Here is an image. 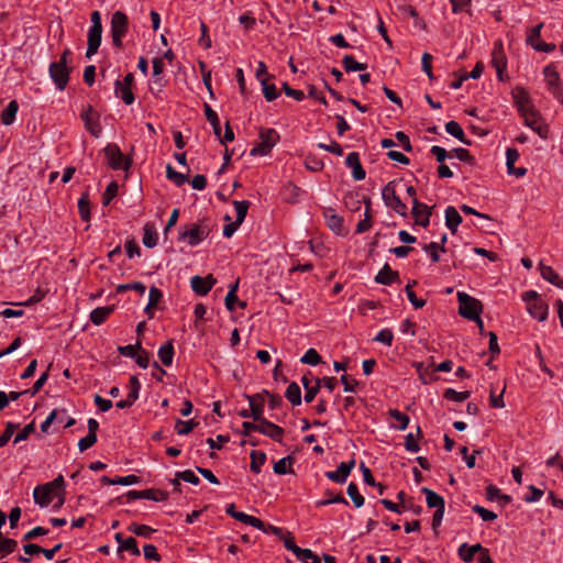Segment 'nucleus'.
Listing matches in <instances>:
<instances>
[{
	"label": "nucleus",
	"instance_id": "f257e3e1",
	"mask_svg": "<svg viewBox=\"0 0 563 563\" xmlns=\"http://www.w3.org/2000/svg\"><path fill=\"white\" fill-rule=\"evenodd\" d=\"M457 301L460 314L468 320L476 321L482 329L483 321L479 318V313L482 312L481 301L463 291L457 292Z\"/></svg>",
	"mask_w": 563,
	"mask_h": 563
},
{
	"label": "nucleus",
	"instance_id": "f03ea898",
	"mask_svg": "<svg viewBox=\"0 0 563 563\" xmlns=\"http://www.w3.org/2000/svg\"><path fill=\"white\" fill-rule=\"evenodd\" d=\"M527 305L529 314L538 321H544L548 318L549 306L541 299L536 290L525 291L521 296Z\"/></svg>",
	"mask_w": 563,
	"mask_h": 563
},
{
	"label": "nucleus",
	"instance_id": "7ed1b4c3",
	"mask_svg": "<svg viewBox=\"0 0 563 563\" xmlns=\"http://www.w3.org/2000/svg\"><path fill=\"white\" fill-rule=\"evenodd\" d=\"M129 31V18L122 11H115L111 15L110 22V34L112 38V44L117 48H122L123 46V37L126 35Z\"/></svg>",
	"mask_w": 563,
	"mask_h": 563
},
{
	"label": "nucleus",
	"instance_id": "20e7f679",
	"mask_svg": "<svg viewBox=\"0 0 563 563\" xmlns=\"http://www.w3.org/2000/svg\"><path fill=\"white\" fill-rule=\"evenodd\" d=\"M260 139V144L254 146L250 152L252 156H265L269 154L272 148L279 141V134L275 129H261Z\"/></svg>",
	"mask_w": 563,
	"mask_h": 563
},
{
	"label": "nucleus",
	"instance_id": "39448f33",
	"mask_svg": "<svg viewBox=\"0 0 563 563\" xmlns=\"http://www.w3.org/2000/svg\"><path fill=\"white\" fill-rule=\"evenodd\" d=\"M209 234V229L202 224L191 223L179 229L178 239L186 240L190 246L201 243Z\"/></svg>",
	"mask_w": 563,
	"mask_h": 563
},
{
	"label": "nucleus",
	"instance_id": "423d86ee",
	"mask_svg": "<svg viewBox=\"0 0 563 563\" xmlns=\"http://www.w3.org/2000/svg\"><path fill=\"white\" fill-rule=\"evenodd\" d=\"M382 198L385 205L393 209L396 213L401 217L407 214V206L401 201V199L397 196L395 190V181H389L382 190Z\"/></svg>",
	"mask_w": 563,
	"mask_h": 563
},
{
	"label": "nucleus",
	"instance_id": "0eeeda50",
	"mask_svg": "<svg viewBox=\"0 0 563 563\" xmlns=\"http://www.w3.org/2000/svg\"><path fill=\"white\" fill-rule=\"evenodd\" d=\"M520 114L525 118V124L532 129L540 137L547 139L549 135V128L544 124L539 113L533 109H525L520 104Z\"/></svg>",
	"mask_w": 563,
	"mask_h": 563
},
{
	"label": "nucleus",
	"instance_id": "6e6552de",
	"mask_svg": "<svg viewBox=\"0 0 563 563\" xmlns=\"http://www.w3.org/2000/svg\"><path fill=\"white\" fill-rule=\"evenodd\" d=\"M103 151L108 159V164L112 169H129L131 166V161L124 157L123 153L117 144L110 143L104 147Z\"/></svg>",
	"mask_w": 563,
	"mask_h": 563
},
{
	"label": "nucleus",
	"instance_id": "1a4fd4ad",
	"mask_svg": "<svg viewBox=\"0 0 563 563\" xmlns=\"http://www.w3.org/2000/svg\"><path fill=\"white\" fill-rule=\"evenodd\" d=\"M71 68L66 64L53 62L49 64L48 73L57 90L63 91L68 81Z\"/></svg>",
	"mask_w": 563,
	"mask_h": 563
},
{
	"label": "nucleus",
	"instance_id": "9d476101",
	"mask_svg": "<svg viewBox=\"0 0 563 563\" xmlns=\"http://www.w3.org/2000/svg\"><path fill=\"white\" fill-rule=\"evenodd\" d=\"M250 402V409L240 411V416L243 418H253L255 422H258L263 418L264 404L263 398L260 394L254 396H247Z\"/></svg>",
	"mask_w": 563,
	"mask_h": 563
},
{
	"label": "nucleus",
	"instance_id": "9b49d317",
	"mask_svg": "<svg viewBox=\"0 0 563 563\" xmlns=\"http://www.w3.org/2000/svg\"><path fill=\"white\" fill-rule=\"evenodd\" d=\"M129 501L136 499H148L154 501H164L168 498V494L163 490L150 488L145 490H129L126 493Z\"/></svg>",
	"mask_w": 563,
	"mask_h": 563
},
{
	"label": "nucleus",
	"instance_id": "f8f14e48",
	"mask_svg": "<svg viewBox=\"0 0 563 563\" xmlns=\"http://www.w3.org/2000/svg\"><path fill=\"white\" fill-rule=\"evenodd\" d=\"M216 283L217 279L211 274L207 275L206 277L196 275L190 279V286L192 290L199 296H206Z\"/></svg>",
	"mask_w": 563,
	"mask_h": 563
},
{
	"label": "nucleus",
	"instance_id": "ddd939ff",
	"mask_svg": "<svg viewBox=\"0 0 563 563\" xmlns=\"http://www.w3.org/2000/svg\"><path fill=\"white\" fill-rule=\"evenodd\" d=\"M431 214L432 208L419 202L417 198L412 199V216L415 217L418 225L427 228L430 223Z\"/></svg>",
	"mask_w": 563,
	"mask_h": 563
},
{
	"label": "nucleus",
	"instance_id": "4468645a",
	"mask_svg": "<svg viewBox=\"0 0 563 563\" xmlns=\"http://www.w3.org/2000/svg\"><path fill=\"white\" fill-rule=\"evenodd\" d=\"M81 119L85 122V128L90 132V134L95 137H99L101 134L99 114L93 111L91 106H88L87 109L81 113Z\"/></svg>",
	"mask_w": 563,
	"mask_h": 563
},
{
	"label": "nucleus",
	"instance_id": "2eb2a0df",
	"mask_svg": "<svg viewBox=\"0 0 563 563\" xmlns=\"http://www.w3.org/2000/svg\"><path fill=\"white\" fill-rule=\"evenodd\" d=\"M354 465H355L354 460H351L350 462H342V463H340V465L338 466V468L335 471L325 472V477L334 483L343 484L346 482Z\"/></svg>",
	"mask_w": 563,
	"mask_h": 563
},
{
	"label": "nucleus",
	"instance_id": "dca6fc26",
	"mask_svg": "<svg viewBox=\"0 0 563 563\" xmlns=\"http://www.w3.org/2000/svg\"><path fill=\"white\" fill-rule=\"evenodd\" d=\"M492 64L496 68L498 78L503 80V73L506 69L507 59L503 49L501 41H498L494 44V49L492 53Z\"/></svg>",
	"mask_w": 563,
	"mask_h": 563
},
{
	"label": "nucleus",
	"instance_id": "f3484780",
	"mask_svg": "<svg viewBox=\"0 0 563 563\" xmlns=\"http://www.w3.org/2000/svg\"><path fill=\"white\" fill-rule=\"evenodd\" d=\"M260 422V429L258 432L273 439L276 442L283 441L284 435V429L279 426L268 421L264 417L258 421Z\"/></svg>",
	"mask_w": 563,
	"mask_h": 563
},
{
	"label": "nucleus",
	"instance_id": "a211bd4d",
	"mask_svg": "<svg viewBox=\"0 0 563 563\" xmlns=\"http://www.w3.org/2000/svg\"><path fill=\"white\" fill-rule=\"evenodd\" d=\"M323 216L327 222V225L331 231H333L338 235H344L346 232L343 227V218L340 217L334 209L328 208L323 211Z\"/></svg>",
	"mask_w": 563,
	"mask_h": 563
},
{
	"label": "nucleus",
	"instance_id": "6ab92c4d",
	"mask_svg": "<svg viewBox=\"0 0 563 563\" xmlns=\"http://www.w3.org/2000/svg\"><path fill=\"white\" fill-rule=\"evenodd\" d=\"M225 512L231 516L232 518H234L235 520L240 521V522H243V523H246V525H250L254 528H262L263 527V521L256 517H253V516H250L245 512H242V511H238L235 509V506L234 504H230L228 505L227 509H225Z\"/></svg>",
	"mask_w": 563,
	"mask_h": 563
},
{
	"label": "nucleus",
	"instance_id": "aec40b11",
	"mask_svg": "<svg viewBox=\"0 0 563 563\" xmlns=\"http://www.w3.org/2000/svg\"><path fill=\"white\" fill-rule=\"evenodd\" d=\"M54 497H56L55 493L47 484L38 485L33 490L34 501L41 507H47Z\"/></svg>",
	"mask_w": 563,
	"mask_h": 563
},
{
	"label": "nucleus",
	"instance_id": "412c9836",
	"mask_svg": "<svg viewBox=\"0 0 563 563\" xmlns=\"http://www.w3.org/2000/svg\"><path fill=\"white\" fill-rule=\"evenodd\" d=\"M88 46L86 51V57L91 58L100 47L102 37V27H89L88 30Z\"/></svg>",
	"mask_w": 563,
	"mask_h": 563
},
{
	"label": "nucleus",
	"instance_id": "4be33fe9",
	"mask_svg": "<svg viewBox=\"0 0 563 563\" xmlns=\"http://www.w3.org/2000/svg\"><path fill=\"white\" fill-rule=\"evenodd\" d=\"M345 165L352 169V175L355 180H363L366 176V172L360 162V155L357 152H351L345 158Z\"/></svg>",
	"mask_w": 563,
	"mask_h": 563
},
{
	"label": "nucleus",
	"instance_id": "5701e85b",
	"mask_svg": "<svg viewBox=\"0 0 563 563\" xmlns=\"http://www.w3.org/2000/svg\"><path fill=\"white\" fill-rule=\"evenodd\" d=\"M375 282L382 285H391L394 283H399V273L393 271L390 266L386 263L375 276Z\"/></svg>",
	"mask_w": 563,
	"mask_h": 563
},
{
	"label": "nucleus",
	"instance_id": "b1692460",
	"mask_svg": "<svg viewBox=\"0 0 563 563\" xmlns=\"http://www.w3.org/2000/svg\"><path fill=\"white\" fill-rule=\"evenodd\" d=\"M486 548H483L482 544L479 543H476V544H473V545H468L467 543H463L460 548H459V555L460 558L466 562V563H470L474 560V555L476 553H479V555L482 554L483 551H485Z\"/></svg>",
	"mask_w": 563,
	"mask_h": 563
},
{
	"label": "nucleus",
	"instance_id": "393cba45",
	"mask_svg": "<svg viewBox=\"0 0 563 563\" xmlns=\"http://www.w3.org/2000/svg\"><path fill=\"white\" fill-rule=\"evenodd\" d=\"M445 225L454 234L457 227L462 223V217L453 206L446 207L445 211Z\"/></svg>",
	"mask_w": 563,
	"mask_h": 563
},
{
	"label": "nucleus",
	"instance_id": "a878e982",
	"mask_svg": "<svg viewBox=\"0 0 563 563\" xmlns=\"http://www.w3.org/2000/svg\"><path fill=\"white\" fill-rule=\"evenodd\" d=\"M114 311V306L98 307L90 312V321L96 324H102Z\"/></svg>",
	"mask_w": 563,
	"mask_h": 563
},
{
	"label": "nucleus",
	"instance_id": "bb28decb",
	"mask_svg": "<svg viewBox=\"0 0 563 563\" xmlns=\"http://www.w3.org/2000/svg\"><path fill=\"white\" fill-rule=\"evenodd\" d=\"M421 493L426 495V503L429 508H444V498L428 487H422Z\"/></svg>",
	"mask_w": 563,
	"mask_h": 563
},
{
	"label": "nucleus",
	"instance_id": "cd10ccee",
	"mask_svg": "<svg viewBox=\"0 0 563 563\" xmlns=\"http://www.w3.org/2000/svg\"><path fill=\"white\" fill-rule=\"evenodd\" d=\"M540 274L543 279L563 289V279L554 272L551 266L540 263Z\"/></svg>",
	"mask_w": 563,
	"mask_h": 563
},
{
	"label": "nucleus",
	"instance_id": "c85d7f7f",
	"mask_svg": "<svg viewBox=\"0 0 563 563\" xmlns=\"http://www.w3.org/2000/svg\"><path fill=\"white\" fill-rule=\"evenodd\" d=\"M114 92L118 98H121L125 104H132L134 102V95L131 88L123 86L122 81L117 79L114 82Z\"/></svg>",
	"mask_w": 563,
	"mask_h": 563
},
{
	"label": "nucleus",
	"instance_id": "c756f323",
	"mask_svg": "<svg viewBox=\"0 0 563 563\" xmlns=\"http://www.w3.org/2000/svg\"><path fill=\"white\" fill-rule=\"evenodd\" d=\"M157 354H158L161 362L165 366H170L173 364V358H174V354H175L173 341H167L166 343L161 345Z\"/></svg>",
	"mask_w": 563,
	"mask_h": 563
},
{
	"label": "nucleus",
	"instance_id": "7c9ffc66",
	"mask_svg": "<svg viewBox=\"0 0 563 563\" xmlns=\"http://www.w3.org/2000/svg\"><path fill=\"white\" fill-rule=\"evenodd\" d=\"M301 383L303 385V388L306 389L305 401L309 404L314 399L316 395L318 394L320 389L321 379L316 378V385L311 386L310 379L306 375H303L301 378Z\"/></svg>",
	"mask_w": 563,
	"mask_h": 563
},
{
	"label": "nucleus",
	"instance_id": "2f4dec72",
	"mask_svg": "<svg viewBox=\"0 0 563 563\" xmlns=\"http://www.w3.org/2000/svg\"><path fill=\"white\" fill-rule=\"evenodd\" d=\"M203 109L206 118L208 122L211 124L214 135L217 137H220L221 126L217 112L208 103H205Z\"/></svg>",
	"mask_w": 563,
	"mask_h": 563
},
{
	"label": "nucleus",
	"instance_id": "473e14b6",
	"mask_svg": "<svg viewBox=\"0 0 563 563\" xmlns=\"http://www.w3.org/2000/svg\"><path fill=\"white\" fill-rule=\"evenodd\" d=\"M445 131L452 136L456 137L462 143L470 145L471 141L465 137L464 131L456 121H449L445 124Z\"/></svg>",
	"mask_w": 563,
	"mask_h": 563
},
{
	"label": "nucleus",
	"instance_id": "72a5a7b5",
	"mask_svg": "<svg viewBox=\"0 0 563 563\" xmlns=\"http://www.w3.org/2000/svg\"><path fill=\"white\" fill-rule=\"evenodd\" d=\"M128 530L132 533H134L135 536L137 537H142L144 539H151L152 536L156 532V529H153L152 527L150 526H146V525H140V523H136V522H132L129 527H128Z\"/></svg>",
	"mask_w": 563,
	"mask_h": 563
},
{
	"label": "nucleus",
	"instance_id": "f704fd0d",
	"mask_svg": "<svg viewBox=\"0 0 563 563\" xmlns=\"http://www.w3.org/2000/svg\"><path fill=\"white\" fill-rule=\"evenodd\" d=\"M285 397L292 406L301 405V390L297 383L292 382L288 385Z\"/></svg>",
	"mask_w": 563,
	"mask_h": 563
},
{
	"label": "nucleus",
	"instance_id": "c9c22d12",
	"mask_svg": "<svg viewBox=\"0 0 563 563\" xmlns=\"http://www.w3.org/2000/svg\"><path fill=\"white\" fill-rule=\"evenodd\" d=\"M19 110V104L15 100L9 102L7 108L3 110L1 114V120L4 125H10L14 122L16 113Z\"/></svg>",
	"mask_w": 563,
	"mask_h": 563
},
{
	"label": "nucleus",
	"instance_id": "e433bc0d",
	"mask_svg": "<svg viewBox=\"0 0 563 563\" xmlns=\"http://www.w3.org/2000/svg\"><path fill=\"white\" fill-rule=\"evenodd\" d=\"M543 75L548 87L561 84L560 74L553 64H549L543 68Z\"/></svg>",
	"mask_w": 563,
	"mask_h": 563
},
{
	"label": "nucleus",
	"instance_id": "4c0bfd02",
	"mask_svg": "<svg viewBox=\"0 0 563 563\" xmlns=\"http://www.w3.org/2000/svg\"><path fill=\"white\" fill-rule=\"evenodd\" d=\"M250 455H251L250 468L253 473L258 474L261 472L262 465L266 461V454L262 451H252Z\"/></svg>",
	"mask_w": 563,
	"mask_h": 563
},
{
	"label": "nucleus",
	"instance_id": "58836bf2",
	"mask_svg": "<svg viewBox=\"0 0 563 563\" xmlns=\"http://www.w3.org/2000/svg\"><path fill=\"white\" fill-rule=\"evenodd\" d=\"M143 244L150 249L157 244V233L152 224H145L144 227Z\"/></svg>",
	"mask_w": 563,
	"mask_h": 563
},
{
	"label": "nucleus",
	"instance_id": "ea45409f",
	"mask_svg": "<svg viewBox=\"0 0 563 563\" xmlns=\"http://www.w3.org/2000/svg\"><path fill=\"white\" fill-rule=\"evenodd\" d=\"M261 86L265 99L271 102L278 98L279 93L274 84H269L267 79H261Z\"/></svg>",
	"mask_w": 563,
	"mask_h": 563
},
{
	"label": "nucleus",
	"instance_id": "a19ab883",
	"mask_svg": "<svg viewBox=\"0 0 563 563\" xmlns=\"http://www.w3.org/2000/svg\"><path fill=\"white\" fill-rule=\"evenodd\" d=\"M233 206H234L235 211H236V219H235V221L238 222V224H242L243 221L245 220L246 214H247L250 202L247 200H241V201L234 200L233 201Z\"/></svg>",
	"mask_w": 563,
	"mask_h": 563
},
{
	"label": "nucleus",
	"instance_id": "79ce46f5",
	"mask_svg": "<svg viewBox=\"0 0 563 563\" xmlns=\"http://www.w3.org/2000/svg\"><path fill=\"white\" fill-rule=\"evenodd\" d=\"M346 493L350 496V498L352 499V501L356 508H360L364 505L365 499L360 494L357 485L355 483L351 482L349 484Z\"/></svg>",
	"mask_w": 563,
	"mask_h": 563
},
{
	"label": "nucleus",
	"instance_id": "37998d69",
	"mask_svg": "<svg viewBox=\"0 0 563 563\" xmlns=\"http://www.w3.org/2000/svg\"><path fill=\"white\" fill-rule=\"evenodd\" d=\"M542 27L543 23H540L528 30L526 38L527 45H530L532 48H534V45H537L538 42H541L540 37Z\"/></svg>",
	"mask_w": 563,
	"mask_h": 563
},
{
	"label": "nucleus",
	"instance_id": "c03bdc74",
	"mask_svg": "<svg viewBox=\"0 0 563 563\" xmlns=\"http://www.w3.org/2000/svg\"><path fill=\"white\" fill-rule=\"evenodd\" d=\"M166 177L178 187L184 185L188 180V177L186 175L176 172L170 164L166 166Z\"/></svg>",
	"mask_w": 563,
	"mask_h": 563
},
{
	"label": "nucleus",
	"instance_id": "a18cd8bd",
	"mask_svg": "<svg viewBox=\"0 0 563 563\" xmlns=\"http://www.w3.org/2000/svg\"><path fill=\"white\" fill-rule=\"evenodd\" d=\"M291 462H292L291 456H286V457L280 459L279 461H277L274 464V467H273L274 472L278 475L292 473L294 471L290 467H288L291 465Z\"/></svg>",
	"mask_w": 563,
	"mask_h": 563
},
{
	"label": "nucleus",
	"instance_id": "49530a36",
	"mask_svg": "<svg viewBox=\"0 0 563 563\" xmlns=\"http://www.w3.org/2000/svg\"><path fill=\"white\" fill-rule=\"evenodd\" d=\"M515 101L518 107V111L520 112V104L525 107V109L533 108L528 92L523 88H519L516 90L515 95Z\"/></svg>",
	"mask_w": 563,
	"mask_h": 563
},
{
	"label": "nucleus",
	"instance_id": "de8ad7c7",
	"mask_svg": "<svg viewBox=\"0 0 563 563\" xmlns=\"http://www.w3.org/2000/svg\"><path fill=\"white\" fill-rule=\"evenodd\" d=\"M342 64L346 71L364 70L367 67L366 64L356 62L352 55H345Z\"/></svg>",
	"mask_w": 563,
	"mask_h": 563
},
{
	"label": "nucleus",
	"instance_id": "09e8293b",
	"mask_svg": "<svg viewBox=\"0 0 563 563\" xmlns=\"http://www.w3.org/2000/svg\"><path fill=\"white\" fill-rule=\"evenodd\" d=\"M129 551L132 555L139 556L140 549L137 547V542L133 537H129L121 543L118 548V552Z\"/></svg>",
	"mask_w": 563,
	"mask_h": 563
},
{
	"label": "nucleus",
	"instance_id": "8fccbe9b",
	"mask_svg": "<svg viewBox=\"0 0 563 563\" xmlns=\"http://www.w3.org/2000/svg\"><path fill=\"white\" fill-rule=\"evenodd\" d=\"M78 211H79L80 218L84 221H89V219H90L89 195L87 192L82 194V196L78 200Z\"/></svg>",
	"mask_w": 563,
	"mask_h": 563
},
{
	"label": "nucleus",
	"instance_id": "3c124183",
	"mask_svg": "<svg viewBox=\"0 0 563 563\" xmlns=\"http://www.w3.org/2000/svg\"><path fill=\"white\" fill-rule=\"evenodd\" d=\"M470 391H456L453 388L445 389L443 397L448 400L462 402L465 401L470 397Z\"/></svg>",
	"mask_w": 563,
	"mask_h": 563
},
{
	"label": "nucleus",
	"instance_id": "603ef678",
	"mask_svg": "<svg viewBox=\"0 0 563 563\" xmlns=\"http://www.w3.org/2000/svg\"><path fill=\"white\" fill-rule=\"evenodd\" d=\"M284 542V545L287 550L291 551L297 559L303 553L305 549L299 548L292 540L291 533L289 531H285L284 538H280Z\"/></svg>",
	"mask_w": 563,
	"mask_h": 563
},
{
	"label": "nucleus",
	"instance_id": "864d4df0",
	"mask_svg": "<svg viewBox=\"0 0 563 563\" xmlns=\"http://www.w3.org/2000/svg\"><path fill=\"white\" fill-rule=\"evenodd\" d=\"M129 389H130V391L128 394V398H130V400L135 402L139 399V394H140V389H141V383L136 376L130 377Z\"/></svg>",
	"mask_w": 563,
	"mask_h": 563
},
{
	"label": "nucleus",
	"instance_id": "5fc2aeb1",
	"mask_svg": "<svg viewBox=\"0 0 563 563\" xmlns=\"http://www.w3.org/2000/svg\"><path fill=\"white\" fill-rule=\"evenodd\" d=\"M300 362L302 364L316 366L321 362V356L314 349H309L300 358Z\"/></svg>",
	"mask_w": 563,
	"mask_h": 563
},
{
	"label": "nucleus",
	"instance_id": "6e6d98bb",
	"mask_svg": "<svg viewBox=\"0 0 563 563\" xmlns=\"http://www.w3.org/2000/svg\"><path fill=\"white\" fill-rule=\"evenodd\" d=\"M196 426L197 423L194 420L184 421L177 419L175 428L179 435H186L189 434Z\"/></svg>",
	"mask_w": 563,
	"mask_h": 563
},
{
	"label": "nucleus",
	"instance_id": "4d7b16f0",
	"mask_svg": "<svg viewBox=\"0 0 563 563\" xmlns=\"http://www.w3.org/2000/svg\"><path fill=\"white\" fill-rule=\"evenodd\" d=\"M389 416L395 419L399 424L397 428L399 430H405L409 424V417L397 409L389 410Z\"/></svg>",
	"mask_w": 563,
	"mask_h": 563
},
{
	"label": "nucleus",
	"instance_id": "13d9d810",
	"mask_svg": "<svg viewBox=\"0 0 563 563\" xmlns=\"http://www.w3.org/2000/svg\"><path fill=\"white\" fill-rule=\"evenodd\" d=\"M394 340V333L390 329H382L376 336L374 338L375 342L383 343L387 346H390L393 344Z\"/></svg>",
	"mask_w": 563,
	"mask_h": 563
},
{
	"label": "nucleus",
	"instance_id": "bf43d9fd",
	"mask_svg": "<svg viewBox=\"0 0 563 563\" xmlns=\"http://www.w3.org/2000/svg\"><path fill=\"white\" fill-rule=\"evenodd\" d=\"M300 188L296 185L288 183L283 190V195L285 200L294 202L296 201L297 197L299 196Z\"/></svg>",
	"mask_w": 563,
	"mask_h": 563
},
{
	"label": "nucleus",
	"instance_id": "052dcab7",
	"mask_svg": "<svg viewBox=\"0 0 563 563\" xmlns=\"http://www.w3.org/2000/svg\"><path fill=\"white\" fill-rule=\"evenodd\" d=\"M16 545H18V542L15 540L4 538L0 533V550L2 551V553L4 555L12 553L15 550Z\"/></svg>",
	"mask_w": 563,
	"mask_h": 563
},
{
	"label": "nucleus",
	"instance_id": "680f3d73",
	"mask_svg": "<svg viewBox=\"0 0 563 563\" xmlns=\"http://www.w3.org/2000/svg\"><path fill=\"white\" fill-rule=\"evenodd\" d=\"M473 512L477 514L484 521H494L497 519V515L479 505L472 507Z\"/></svg>",
	"mask_w": 563,
	"mask_h": 563
},
{
	"label": "nucleus",
	"instance_id": "e2e57ef3",
	"mask_svg": "<svg viewBox=\"0 0 563 563\" xmlns=\"http://www.w3.org/2000/svg\"><path fill=\"white\" fill-rule=\"evenodd\" d=\"M54 490L55 495H65V481L63 475H58L52 482L46 483Z\"/></svg>",
	"mask_w": 563,
	"mask_h": 563
},
{
	"label": "nucleus",
	"instance_id": "0e129e2a",
	"mask_svg": "<svg viewBox=\"0 0 563 563\" xmlns=\"http://www.w3.org/2000/svg\"><path fill=\"white\" fill-rule=\"evenodd\" d=\"M118 184L115 181H111L103 194L102 197V203L104 206L109 205L111 200L117 196L118 194Z\"/></svg>",
	"mask_w": 563,
	"mask_h": 563
},
{
	"label": "nucleus",
	"instance_id": "69168bd1",
	"mask_svg": "<svg viewBox=\"0 0 563 563\" xmlns=\"http://www.w3.org/2000/svg\"><path fill=\"white\" fill-rule=\"evenodd\" d=\"M137 350H142L141 342H136V344L132 345H125V346H119L118 351L121 355L134 358L136 356Z\"/></svg>",
	"mask_w": 563,
	"mask_h": 563
},
{
	"label": "nucleus",
	"instance_id": "338daca9",
	"mask_svg": "<svg viewBox=\"0 0 563 563\" xmlns=\"http://www.w3.org/2000/svg\"><path fill=\"white\" fill-rule=\"evenodd\" d=\"M423 251L428 253L432 260L433 263H437L440 261V244L438 242H431L423 246Z\"/></svg>",
	"mask_w": 563,
	"mask_h": 563
},
{
	"label": "nucleus",
	"instance_id": "774afa93",
	"mask_svg": "<svg viewBox=\"0 0 563 563\" xmlns=\"http://www.w3.org/2000/svg\"><path fill=\"white\" fill-rule=\"evenodd\" d=\"M298 560L302 561L303 563H321L320 558L310 549H305L303 553L300 554Z\"/></svg>",
	"mask_w": 563,
	"mask_h": 563
}]
</instances>
